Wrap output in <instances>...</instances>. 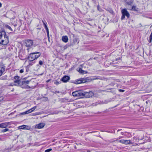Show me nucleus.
Listing matches in <instances>:
<instances>
[{"instance_id":"nucleus-48","label":"nucleus","mask_w":152,"mask_h":152,"mask_svg":"<svg viewBox=\"0 0 152 152\" xmlns=\"http://www.w3.org/2000/svg\"><path fill=\"white\" fill-rule=\"evenodd\" d=\"M112 85H113V86L114 85V83H113L112 84Z\"/></svg>"},{"instance_id":"nucleus-34","label":"nucleus","mask_w":152,"mask_h":152,"mask_svg":"<svg viewBox=\"0 0 152 152\" xmlns=\"http://www.w3.org/2000/svg\"><path fill=\"white\" fill-rule=\"evenodd\" d=\"M124 140H119V142L121 143L124 144Z\"/></svg>"},{"instance_id":"nucleus-2","label":"nucleus","mask_w":152,"mask_h":152,"mask_svg":"<svg viewBox=\"0 0 152 152\" xmlns=\"http://www.w3.org/2000/svg\"><path fill=\"white\" fill-rule=\"evenodd\" d=\"M41 53L39 52H35L30 53L28 57V58L31 61H34L41 56Z\"/></svg>"},{"instance_id":"nucleus-9","label":"nucleus","mask_w":152,"mask_h":152,"mask_svg":"<svg viewBox=\"0 0 152 152\" xmlns=\"http://www.w3.org/2000/svg\"><path fill=\"white\" fill-rule=\"evenodd\" d=\"M26 46L28 47H31L33 45V42L31 40H28L26 42Z\"/></svg>"},{"instance_id":"nucleus-17","label":"nucleus","mask_w":152,"mask_h":152,"mask_svg":"<svg viewBox=\"0 0 152 152\" xmlns=\"http://www.w3.org/2000/svg\"><path fill=\"white\" fill-rule=\"evenodd\" d=\"M130 143V141L128 140H124V144L126 145L129 144Z\"/></svg>"},{"instance_id":"nucleus-12","label":"nucleus","mask_w":152,"mask_h":152,"mask_svg":"<svg viewBox=\"0 0 152 152\" xmlns=\"http://www.w3.org/2000/svg\"><path fill=\"white\" fill-rule=\"evenodd\" d=\"M7 35L6 33L4 30H2L0 32V39L4 37V36Z\"/></svg>"},{"instance_id":"nucleus-39","label":"nucleus","mask_w":152,"mask_h":152,"mask_svg":"<svg viewBox=\"0 0 152 152\" xmlns=\"http://www.w3.org/2000/svg\"><path fill=\"white\" fill-rule=\"evenodd\" d=\"M26 72H28V71L29 70V69L28 68H26Z\"/></svg>"},{"instance_id":"nucleus-19","label":"nucleus","mask_w":152,"mask_h":152,"mask_svg":"<svg viewBox=\"0 0 152 152\" xmlns=\"http://www.w3.org/2000/svg\"><path fill=\"white\" fill-rule=\"evenodd\" d=\"M132 10L134 11H137L138 8H136V6H133L132 7Z\"/></svg>"},{"instance_id":"nucleus-45","label":"nucleus","mask_w":152,"mask_h":152,"mask_svg":"<svg viewBox=\"0 0 152 152\" xmlns=\"http://www.w3.org/2000/svg\"><path fill=\"white\" fill-rule=\"evenodd\" d=\"M37 29H38L40 30L41 29V28H37Z\"/></svg>"},{"instance_id":"nucleus-44","label":"nucleus","mask_w":152,"mask_h":152,"mask_svg":"<svg viewBox=\"0 0 152 152\" xmlns=\"http://www.w3.org/2000/svg\"><path fill=\"white\" fill-rule=\"evenodd\" d=\"M121 134L122 135H124V133H123V132H121Z\"/></svg>"},{"instance_id":"nucleus-29","label":"nucleus","mask_w":152,"mask_h":152,"mask_svg":"<svg viewBox=\"0 0 152 152\" xmlns=\"http://www.w3.org/2000/svg\"><path fill=\"white\" fill-rule=\"evenodd\" d=\"M46 32L48 36V37H49V32L48 29H46Z\"/></svg>"},{"instance_id":"nucleus-49","label":"nucleus","mask_w":152,"mask_h":152,"mask_svg":"<svg viewBox=\"0 0 152 152\" xmlns=\"http://www.w3.org/2000/svg\"><path fill=\"white\" fill-rule=\"evenodd\" d=\"M88 152H90V151H88Z\"/></svg>"},{"instance_id":"nucleus-43","label":"nucleus","mask_w":152,"mask_h":152,"mask_svg":"<svg viewBox=\"0 0 152 152\" xmlns=\"http://www.w3.org/2000/svg\"><path fill=\"white\" fill-rule=\"evenodd\" d=\"M121 130H122L121 129H118V131H117V132H118Z\"/></svg>"},{"instance_id":"nucleus-28","label":"nucleus","mask_w":152,"mask_h":152,"mask_svg":"<svg viewBox=\"0 0 152 152\" xmlns=\"http://www.w3.org/2000/svg\"><path fill=\"white\" fill-rule=\"evenodd\" d=\"M20 77L19 76H15L14 78L15 80H18V79Z\"/></svg>"},{"instance_id":"nucleus-11","label":"nucleus","mask_w":152,"mask_h":152,"mask_svg":"<svg viewBox=\"0 0 152 152\" xmlns=\"http://www.w3.org/2000/svg\"><path fill=\"white\" fill-rule=\"evenodd\" d=\"M45 126L44 123H40L36 125L35 126V128L36 129H42Z\"/></svg>"},{"instance_id":"nucleus-25","label":"nucleus","mask_w":152,"mask_h":152,"mask_svg":"<svg viewBox=\"0 0 152 152\" xmlns=\"http://www.w3.org/2000/svg\"><path fill=\"white\" fill-rule=\"evenodd\" d=\"M9 130V129L6 128V129H4L2 130V132H5L7 131H8Z\"/></svg>"},{"instance_id":"nucleus-6","label":"nucleus","mask_w":152,"mask_h":152,"mask_svg":"<svg viewBox=\"0 0 152 152\" xmlns=\"http://www.w3.org/2000/svg\"><path fill=\"white\" fill-rule=\"evenodd\" d=\"M87 82V80L85 78H81L76 80L73 83L75 84H79L82 83H84Z\"/></svg>"},{"instance_id":"nucleus-13","label":"nucleus","mask_w":152,"mask_h":152,"mask_svg":"<svg viewBox=\"0 0 152 152\" xmlns=\"http://www.w3.org/2000/svg\"><path fill=\"white\" fill-rule=\"evenodd\" d=\"M21 81L19 80H15L14 81V83H15L13 84L14 86H20Z\"/></svg>"},{"instance_id":"nucleus-15","label":"nucleus","mask_w":152,"mask_h":152,"mask_svg":"<svg viewBox=\"0 0 152 152\" xmlns=\"http://www.w3.org/2000/svg\"><path fill=\"white\" fill-rule=\"evenodd\" d=\"M78 71L81 74H83L87 73V72L86 71L83 70L81 68H79Z\"/></svg>"},{"instance_id":"nucleus-23","label":"nucleus","mask_w":152,"mask_h":152,"mask_svg":"<svg viewBox=\"0 0 152 152\" xmlns=\"http://www.w3.org/2000/svg\"><path fill=\"white\" fill-rule=\"evenodd\" d=\"M5 26H6V27L7 28L9 29L11 31H12V28H11V27L10 26H9L8 25H7Z\"/></svg>"},{"instance_id":"nucleus-7","label":"nucleus","mask_w":152,"mask_h":152,"mask_svg":"<svg viewBox=\"0 0 152 152\" xmlns=\"http://www.w3.org/2000/svg\"><path fill=\"white\" fill-rule=\"evenodd\" d=\"M5 69V66L4 65H3L2 63H0V76H1L4 72Z\"/></svg>"},{"instance_id":"nucleus-10","label":"nucleus","mask_w":152,"mask_h":152,"mask_svg":"<svg viewBox=\"0 0 152 152\" xmlns=\"http://www.w3.org/2000/svg\"><path fill=\"white\" fill-rule=\"evenodd\" d=\"M9 122H6L0 124V128H6L10 124Z\"/></svg>"},{"instance_id":"nucleus-33","label":"nucleus","mask_w":152,"mask_h":152,"mask_svg":"<svg viewBox=\"0 0 152 152\" xmlns=\"http://www.w3.org/2000/svg\"><path fill=\"white\" fill-rule=\"evenodd\" d=\"M28 113H29L27 112V110L26 111H25V112H23V113H22V114H28Z\"/></svg>"},{"instance_id":"nucleus-27","label":"nucleus","mask_w":152,"mask_h":152,"mask_svg":"<svg viewBox=\"0 0 152 152\" xmlns=\"http://www.w3.org/2000/svg\"><path fill=\"white\" fill-rule=\"evenodd\" d=\"M36 107H37L36 106H35L33 108H31V110L32 112H33V111H34L35 110V109L36 108Z\"/></svg>"},{"instance_id":"nucleus-31","label":"nucleus","mask_w":152,"mask_h":152,"mask_svg":"<svg viewBox=\"0 0 152 152\" xmlns=\"http://www.w3.org/2000/svg\"><path fill=\"white\" fill-rule=\"evenodd\" d=\"M39 64L40 65H42L43 64V62L42 61L40 60L39 61Z\"/></svg>"},{"instance_id":"nucleus-50","label":"nucleus","mask_w":152,"mask_h":152,"mask_svg":"<svg viewBox=\"0 0 152 152\" xmlns=\"http://www.w3.org/2000/svg\"><path fill=\"white\" fill-rule=\"evenodd\" d=\"M10 85H11L12 86H13L12 85V84H10Z\"/></svg>"},{"instance_id":"nucleus-24","label":"nucleus","mask_w":152,"mask_h":152,"mask_svg":"<svg viewBox=\"0 0 152 152\" xmlns=\"http://www.w3.org/2000/svg\"><path fill=\"white\" fill-rule=\"evenodd\" d=\"M149 42L150 43L151 42L152 39V34H151V35L149 37Z\"/></svg>"},{"instance_id":"nucleus-5","label":"nucleus","mask_w":152,"mask_h":152,"mask_svg":"<svg viewBox=\"0 0 152 152\" xmlns=\"http://www.w3.org/2000/svg\"><path fill=\"white\" fill-rule=\"evenodd\" d=\"M9 42L8 37L7 35L4 36L2 39H0V43L3 45H6Z\"/></svg>"},{"instance_id":"nucleus-26","label":"nucleus","mask_w":152,"mask_h":152,"mask_svg":"<svg viewBox=\"0 0 152 152\" xmlns=\"http://www.w3.org/2000/svg\"><path fill=\"white\" fill-rule=\"evenodd\" d=\"M52 150V149L51 148H49L48 149H47L45 151V152H49L50 151Z\"/></svg>"},{"instance_id":"nucleus-32","label":"nucleus","mask_w":152,"mask_h":152,"mask_svg":"<svg viewBox=\"0 0 152 152\" xmlns=\"http://www.w3.org/2000/svg\"><path fill=\"white\" fill-rule=\"evenodd\" d=\"M118 91L120 92H124L125 91V90H124L119 89Z\"/></svg>"},{"instance_id":"nucleus-30","label":"nucleus","mask_w":152,"mask_h":152,"mask_svg":"<svg viewBox=\"0 0 152 152\" xmlns=\"http://www.w3.org/2000/svg\"><path fill=\"white\" fill-rule=\"evenodd\" d=\"M60 83V82H59L57 80H56L54 82V83L56 85H58Z\"/></svg>"},{"instance_id":"nucleus-47","label":"nucleus","mask_w":152,"mask_h":152,"mask_svg":"<svg viewBox=\"0 0 152 152\" xmlns=\"http://www.w3.org/2000/svg\"><path fill=\"white\" fill-rule=\"evenodd\" d=\"M14 89H13L12 90H11V91H14Z\"/></svg>"},{"instance_id":"nucleus-8","label":"nucleus","mask_w":152,"mask_h":152,"mask_svg":"<svg viewBox=\"0 0 152 152\" xmlns=\"http://www.w3.org/2000/svg\"><path fill=\"white\" fill-rule=\"evenodd\" d=\"M70 79L69 77L67 75H65L61 78V80L64 83H66L68 82Z\"/></svg>"},{"instance_id":"nucleus-46","label":"nucleus","mask_w":152,"mask_h":152,"mask_svg":"<svg viewBox=\"0 0 152 152\" xmlns=\"http://www.w3.org/2000/svg\"><path fill=\"white\" fill-rule=\"evenodd\" d=\"M122 137H120L119 138V139H120L121 138H122Z\"/></svg>"},{"instance_id":"nucleus-40","label":"nucleus","mask_w":152,"mask_h":152,"mask_svg":"<svg viewBox=\"0 0 152 152\" xmlns=\"http://www.w3.org/2000/svg\"><path fill=\"white\" fill-rule=\"evenodd\" d=\"M2 4H1L0 2V7H1Z\"/></svg>"},{"instance_id":"nucleus-35","label":"nucleus","mask_w":152,"mask_h":152,"mask_svg":"<svg viewBox=\"0 0 152 152\" xmlns=\"http://www.w3.org/2000/svg\"><path fill=\"white\" fill-rule=\"evenodd\" d=\"M24 72V69H22L20 70V73H22Z\"/></svg>"},{"instance_id":"nucleus-1","label":"nucleus","mask_w":152,"mask_h":152,"mask_svg":"<svg viewBox=\"0 0 152 152\" xmlns=\"http://www.w3.org/2000/svg\"><path fill=\"white\" fill-rule=\"evenodd\" d=\"M72 95L74 97H80L81 98H90L94 95L93 93L91 91L87 92L83 90H79L72 92Z\"/></svg>"},{"instance_id":"nucleus-14","label":"nucleus","mask_w":152,"mask_h":152,"mask_svg":"<svg viewBox=\"0 0 152 152\" xmlns=\"http://www.w3.org/2000/svg\"><path fill=\"white\" fill-rule=\"evenodd\" d=\"M62 40L64 42L66 43L68 41V37L66 36H63L62 37Z\"/></svg>"},{"instance_id":"nucleus-36","label":"nucleus","mask_w":152,"mask_h":152,"mask_svg":"<svg viewBox=\"0 0 152 152\" xmlns=\"http://www.w3.org/2000/svg\"><path fill=\"white\" fill-rule=\"evenodd\" d=\"M27 112H28V113H29L32 112V111H31V109H30L28 110Z\"/></svg>"},{"instance_id":"nucleus-41","label":"nucleus","mask_w":152,"mask_h":152,"mask_svg":"<svg viewBox=\"0 0 152 152\" xmlns=\"http://www.w3.org/2000/svg\"><path fill=\"white\" fill-rule=\"evenodd\" d=\"M99 6L98 5L97 6V8H98V10H99Z\"/></svg>"},{"instance_id":"nucleus-18","label":"nucleus","mask_w":152,"mask_h":152,"mask_svg":"<svg viewBox=\"0 0 152 152\" xmlns=\"http://www.w3.org/2000/svg\"><path fill=\"white\" fill-rule=\"evenodd\" d=\"M29 61V65L32 66L35 63V61H31L30 59H28Z\"/></svg>"},{"instance_id":"nucleus-42","label":"nucleus","mask_w":152,"mask_h":152,"mask_svg":"<svg viewBox=\"0 0 152 152\" xmlns=\"http://www.w3.org/2000/svg\"><path fill=\"white\" fill-rule=\"evenodd\" d=\"M38 113H36V114H35L34 115H38Z\"/></svg>"},{"instance_id":"nucleus-16","label":"nucleus","mask_w":152,"mask_h":152,"mask_svg":"<svg viewBox=\"0 0 152 152\" xmlns=\"http://www.w3.org/2000/svg\"><path fill=\"white\" fill-rule=\"evenodd\" d=\"M42 21L44 27L45 28V29L46 30L47 29H48V27L47 26V23L46 22H44L43 20H42Z\"/></svg>"},{"instance_id":"nucleus-3","label":"nucleus","mask_w":152,"mask_h":152,"mask_svg":"<svg viewBox=\"0 0 152 152\" xmlns=\"http://www.w3.org/2000/svg\"><path fill=\"white\" fill-rule=\"evenodd\" d=\"M30 81V80H28L21 81L20 87L26 89L31 88L28 85L29 84Z\"/></svg>"},{"instance_id":"nucleus-4","label":"nucleus","mask_w":152,"mask_h":152,"mask_svg":"<svg viewBox=\"0 0 152 152\" xmlns=\"http://www.w3.org/2000/svg\"><path fill=\"white\" fill-rule=\"evenodd\" d=\"M121 13L122 15L121 20L125 19V16H126L127 18H129L130 17V14L129 12L127 11V9L126 8L123 9L121 10Z\"/></svg>"},{"instance_id":"nucleus-20","label":"nucleus","mask_w":152,"mask_h":152,"mask_svg":"<svg viewBox=\"0 0 152 152\" xmlns=\"http://www.w3.org/2000/svg\"><path fill=\"white\" fill-rule=\"evenodd\" d=\"M26 125H22V126H20L19 128H20V129H26Z\"/></svg>"},{"instance_id":"nucleus-38","label":"nucleus","mask_w":152,"mask_h":152,"mask_svg":"<svg viewBox=\"0 0 152 152\" xmlns=\"http://www.w3.org/2000/svg\"><path fill=\"white\" fill-rule=\"evenodd\" d=\"M51 80L50 79H49L47 81H46V82L47 83H48Z\"/></svg>"},{"instance_id":"nucleus-37","label":"nucleus","mask_w":152,"mask_h":152,"mask_svg":"<svg viewBox=\"0 0 152 152\" xmlns=\"http://www.w3.org/2000/svg\"><path fill=\"white\" fill-rule=\"evenodd\" d=\"M67 46L66 45L63 48L64 49H66L67 48Z\"/></svg>"},{"instance_id":"nucleus-21","label":"nucleus","mask_w":152,"mask_h":152,"mask_svg":"<svg viewBox=\"0 0 152 152\" xmlns=\"http://www.w3.org/2000/svg\"><path fill=\"white\" fill-rule=\"evenodd\" d=\"M107 11H109L111 14H113V11L112 9L111 8L108 9L107 10Z\"/></svg>"},{"instance_id":"nucleus-22","label":"nucleus","mask_w":152,"mask_h":152,"mask_svg":"<svg viewBox=\"0 0 152 152\" xmlns=\"http://www.w3.org/2000/svg\"><path fill=\"white\" fill-rule=\"evenodd\" d=\"M133 3V1H130L126 3V4H127L129 5H132Z\"/></svg>"},{"instance_id":"nucleus-51","label":"nucleus","mask_w":152,"mask_h":152,"mask_svg":"<svg viewBox=\"0 0 152 152\" xmlns=\"http://www.w3.org/2000/svg\"><path fill=\"white\" fill-rule=\"evenodd\" d=\"M10 85H11L12 86H13L12 85V84H10Z\"/></svg>"}]
</instances>
